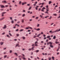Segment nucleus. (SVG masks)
<instances>
[{
    "label": "nucleus",
    "mask_w": 60,
    "mask_h": 60,
    "mask_svg": "<svg viewBox=\"0 0 60 60\" xmlns=\"http://www.w3.org/2000/svg\"><path fill=\"white\" fill-rule=\"evenodd\" d=\"M26 29H33V28L31 27H29L28 26L26 28Z\"/></svg>",
    "instance_id": "obj_1"
},
{
    "label": "nucleus",
    "mask_w": 60,
    "mask_h": 60,
    "mask_svg": "<svg viewBox=\"0 0 60 60\" xmlns=\"http://www.w3.org/2000/svg\"><path fill=\"white\" fill-rule=\"evenodd\" d=\"M49 43H50V46L52 48H53V46L52 45V43L51 42H50Z\"/></svg>",
    "instance_id": "obj_2"
},
{
    "label": "nucleus",
    "mask_w": 60,
    "mask_h": 60,
    "mask_svg": "<svg viewBox=\"0 0 60 60\" xmlns=\"http://www.w3.org/2000/svg\"><path fill=\"white\" fill-rule=\"evenodd\" d=\"M34 30H36L37 31H40V30H41V29H40V28H38L37 29L36 28H34Z\"/></svg>",
    "instance_id": "obj_3"
},
{
    "label": "nucleus",
    "mask_w": 60,
    "mask_h": 60,
    "mask_svg": "<svg viewBox=\"0 0 60 60\" xmlns=\"http://www.w3.org/2000/svg\"><path fill=\"white\" fill-rule=\"evenodd\" d=\"M6 13V12H3L2 13H1L2 14V17H3V16H4V14H5Z\"/></svg>",
    "instance_id": "obj_4"
},
{
    "label": "nucleus",
    "mask_w": 60,
    "mask_h": 60,
    "mask_svg": "<svg viewBox=\"0 0 60 60\" xmlns=\"http://www.w3.org/2000/svg\"><path fill=\"white\" fill-rule=\"evenodd\" d=\"M34 47H33L32 48V49H28V50H29V51H31V50H34Z\"/></svg>",
    "instance_id": "obj_5"
},
{
    "label": "nucleus",
    "mask_w": 60,
    "mask_h": 60,
    "mask_svg": "<svg viewBox=\"0 0 60 60\" xmlns=\"http://www.w3.org/2000/svg\"><path fill=\"white\" fill-rule=\"evenodd\" d=\"M6 28H7V26H6V25H4V27H3L2 28H3V29H6Z\"/></svg>",
    "instance_id": "obj_6"
},
{
    "label": "nucleus",
    "mask_w": 60,
    "mask_h": 60,
    "mask_svg": "<svg viewBox=\"0 0 60 60\" xmlns=\"http://www.w3.org/2000/svg\"><path fill=\"white\" fill-rule=\"evenodd\" d=\"M19 58V60H21V58H22V56H18Z\"/></svg>",
    "instance_id": "obj_7"
},
{
    "label": "nucleus",
    "mask_w": 60,
    "mask_h": 60,
    "mask_svg": "<svg viewBox=\"0 0 60 60\" xmlns=\"http://www.w3.org/2000/svg\"><path fill=\"white\" fill-rule=\"evenodd\" d=\"M27 4V2H25V3L23 2L22 3V5H24V4Z\"/></svg>",
    "instance_id": "obj_8"
},
{
    "label": "nucleus",
    "mask_w": 60,
    "mask_h": 60,
    "mask_svg": "<svg viewBox=\"0 0 60 60\" xmlns=\"http://www.w3.org/2000/svg\"><path fill=\"white\" fill-rule=\"evenodd\" d=\"M48 7H49V6H46V10H49V8H48Z\"/></svg>",
    "instance_id": "obj_9"
},
{
    "label": "nucleus",
    "mask_w": 60,
    "mask_h": 60,
    "mask_svg": "<svg viewBox=\"0 0 60 60\" xmlns=\"http://www.w3.org/2000/svg\"><path fill=\"white\" fill-rule=\"evenodd\" d=\"M48 11H49V10H46V11L45 12V13L48 14Z\"/></svg>",
    "instance_id": "obj_10"
},
{
    "label": "nucleus",
    "mask_w": 60,
    "mask_h": 60,
    "mask_svg": "<svg viewBox=\"0 0 60 60\" xmlns=\"http://www.w3.org/2000/svg\"><path fill=\"white\" fill-rule=\"evenodd\" d=\"M18 46L19 47V44H17L16 45V47H18Z\"/></svg>",
    "instance_id": "obj_11"
},
{
    "label": "nucleus",
    "mask_w": 60,
    "mask_h": 60,
    "mask_svg": "<svg viewBox=\"0 0 60 60\" xmlns=\"http://www.w3.org/2000/svg\"><path fill=\"white\" fill-rule=\"evenodd\" d=\"M4 17H3L2 18H1L0 19V21H1V20H3V19H4Z\"/></svg>",
    "instance_id": "obj_12"
},
{
    "label": "nucleus",
    "mask_w": 60,
    "mask_h": 60,
    "mask_svg": "<svg viewBox=\"0 0 60 60\" xmlns=\"http://www.w3.org/2000/svg\"><path fill=\"white\" fill-rule=\"evenodd\" d=\"M37 43V42L36 41L35 43V45L36 46H38V45L36 44Z\"/></svg>",
    "instance_id": "obj_13"
},
{
    "label": "nucleus",
    "mask_w": 60,
    "mask_h": 60,
    "mask_svg": "<svg viewBox=\"0 0 60 60\" xmlns=\"http://www.w3.org/2000/svg\"><path fill=\"white\" fill-rule=\"evenodd\" d=\"M40 24H37V27H39V26H40Z\"/></svg>",
    "instance_id": "obj_14"
},
{
    "label": "nucleus",
    "mask_w": 60,
    "mask_h": 60,
    "mask_svg": "<svg viewBox=\"0 0 60 60\" xmlns=\"http://www.w3.org/2000/svg\"><path fill=\"white\" fill-rule=\"evenodd\" d=\"M38 7H39V6H37L36 7H35V8H35V9L36 10H38Z\"/></svg>",
    "instance_id": "obj_15"
},
{
    "label": "nucleus",
    "mask_w": 60,
    "mask_h": 60,
    "mask_svg": "<svg viewBox=\"0 0 60 60\" xmlns=\"http://www.w3.org/2000/svg\"><path fill=\"white\" fill-rule=\"evenodd\" d=\"M24 31V30L23 29H22L20 30V32H22V31Z\"/></svg>",
    "instance_id": "obj_16"
},
{
    "label": "nucleus",
    "mask_w": 60,
    "mask_h": 60,
    "mask_svg": "<svg viewBox=\"0 0 60 60\" xmlns=\"http://www.w3.org/2000/svg\"><path fill=\"white\" fill-rule=\"evenodd\" d=\"M50 37V36H47V38H49Z\"/></svg>",
    "instance_id": "obj_17"
},
{
    "label": "nucleus",
    "mask_w": 60,
    "mask_h": 60,
    "mask_svg": "<svg viewBox=\"0 0 60 60\" xmlns=\"http://www.w3.org/2000/svg\"><path fill=\"white\" fill-rule=\"evenodd\" d=\"M35 52H36V53H38V52H39V50H37L35 51Z\"/></svg>",
    "instance_id": "obj_18"
},
{
    "label": "nucleus",
    "mask_w": 60,
    "mask_h": 60,
    "mask_svg": "<svg viewBox=\"0 0 60 60\" xmlns=\"http://www.w3.org/2000/svg\"><path fill=\"white\" fill-rule=\"evenodd\" d=\"M21 22L22 23H24V20H21Z\"/></svg>",
    "instance_id": "obj_19"
},
{
    "label": "nucleus",
    "mask_w": 60,
    "mask_h": 60,
    "mask_svg": "<svg viewBox=\"0 0 60 60\" xmlns=\"http://www.w3.org/2000/svg\"><path fill=\"white\" fill-rule=\"evenodd\" d=\"M4 43L3 42H1L0 44H1V45H3V44Z\"/></svg>",
    "instance_id": "obj_20"
},
{
    "label": "nucleus",
    "mask_w": 60,
    "mask_h": 60,
    "mask_svg": "<svg viewBox=\"0 0 60 60\" xmlns=\"http://www.w3.org/2000/svg\"><path fill=\"white\" fill-rule=\"evenodd\" d=\"M1 8H4V6L3 5H1Z\"/></svg>",
    "instance_id": "obj_21"
},
{
    "label": "nucleus",
    "mask_w": 60,
    "mask_h": 60,
    "mask_svg": "<svg viewBox=\"0 0 60 60\" xmlns=\"http://www.w3.org/2000/svg\"><path fill=\"white\" fill-rule=\"evenodd\" d=\"M22 38L23 39V40H25V39H26V38H25V37H22Z\"/></svg>",
    "instance_id": "obj_22"
},
{
    "label": "nucleus",
    "mask_w": 60,
    "mask_h": 60,
    "mask_svg": "<svg viewBox=\"0 0 60 60\" xmlns=\"http://www.w3.org/2000/svg\"><path fill=\"white\" fill-rule=\"evenodd\" d=\"M41 35V34H39L37 36H36L37 37H39V36Z\"/></svg>",
    "instance_id": "obj_23"
},
{
    "label": "nucleus",
    "mask_w": 60,
    "mask_h": 60,
    "mask_svg": "<svg viewBox=\"0 0 60 60\" xmlns=\"http://www.w3.org/2000/svg\"><path fill=\"white\" fill-rule=\"evenodd\" d=\"M56 44H57V43H59V42L56 41L55 42Z\"/></svg>",
    "instance_id": "obj_24"
},
{
    "label": "nucleus",
    "mask_w": 60,
    "mask_h": 60,
    "mask_svg": "<svg viewBox=\"0 0 60 60\" xmlns=\"http://www.w3.org/2000/svg\"><path fill=\"white\" fill-rule=\"evenodd\" d=\"M2 3H6V1H2Z\"/></svg>",
    "instance_id": "obj_25"
},
{
    "label": "nucleus",
    "mask_w": 60,
    "mask_h": 60,
    "mask_svg": "<svg viewBox=\"0 0 60 60\" xmlns=\"http://www.w3.org/2000/svg\"><path fill=\"white\" fill-rule=\"evenodd\" d=\"M38 18H39V17H36L35 18V19H38Z\"/></svg>",
    "instance_id": "obj_26"
},
{
    "label": "nucleus",
    "mask_w": 60,
    "mask_h": 60,
    "mask_svg": "<svg viewBox=\"0 0 60 60\" xmlns=\"http://www.w3.org/2000/svg\"><path fill=\"white\" fill-rule=\"evenodd\" d=\"M7 36L8 37V38H10L11 37H10V36H9L8 35H7Z\"/></svg>",
    "instance_id": "obj_27"
},
{
    "label": "nucleus",
    "mask_w": 60,
    "mask_h": 60,
    "mask_svg": "<svg viewBox=\"0 0 60 60\" xmlns=\"http://www.w3.org/2000/svg\"><path fill=\"white\" fill-rule=\"evenodd\" d=\"M15 54L16 56H18V54H17L16 53H15Z\"/></svg>",
    "instance_id": "obj_28"
},
{
    "label": "nucleus",
    "mask_w": 60,
    "mask_h": 60,
    "mask_svg": "<svg viewBox=\"0 0 60 60\" xmlns=\"http://www.w3.org/2000/svg\"><path fill=\"white\" fill-rule=\"evenodd\" d=\"M22 11L23 12H26V10H23Z\"/></svg>",
    "instance_id": "obj_29"
},
{
    "label": "nucleus",
    "mask_w": 60,
    "mask_h": 60,
    "mask_svg": "<svg viewBox=\"0 0 60 60\" xmlns=\"http://www.w3.org/2000/svg\"><path fill=\"white\" fill-rule=\"evenodd\" d=\"M22 17H24L25 16V14H23L22 15Z\"/></svg>",
    "instance_id": "obj_30"
},
{
    "label": "nucleus",
    "mask_w": 60,
    "mask_h": 60,
    "mask_svg": "<svg viewBox=\"0 0 60 60\" xmlns=\"http://www.w3.org/2000/svg\"><path fill=\"white\" fill-rule=\"evenodd\" d=\"M52 58L53 60H54V57H52Z\"/></svg>",
    "instance_id": "obj_31"
},
{
    "label": "nucleus",
    "mask_w": 60,
    "mask_h": 60,
    "mask_svg": "<svg viewBox=\"0 0 60 60\" xmlns=\"http://www.w3.org/2000/svg\"><path fill=\"white\" fill-rule=\"evenodd\" d=\"M32 8L31 7H30V8H29L28 10H31V8Z\"/></svg>",
    "instance_id": "obj_32"
},
{
    "label": "nucleus",
    "mask_w": 60,
    "mask_h": 60,
    "mask_svg": "<svg viewBox=\"0 0 60 60\" xmlns=\"http://www.w3.org/2000/svg\"><path fill=\"white\" fill-rule=\"evenodd\" d=\"M8 6H9L7 5H6L5 6V7H8Z\"/></svg>",
    "instance_id": "obj_33"
},
{
    "label": "nucleus",
    "mask_w": 60,
    "mask_h": 60,
    "mask_svg": "<svg viewBox=\"0 0 60 60\" xmlns=\"http://www.w3.org/2000/svg\"><path fill=\"white\" fill-rule=\"evenodd\" d=\"M19 4H21V2L20 1L19 3Z\"/></svg>",
    "instance_id": "obj_34"
},
{
    "label": "nucleus",
    "mask_w": 60,
    "mask_h": 60,
    "mask_svg": "<svg viewBox=\"0 0 60 60\" xmlns=\"http://www.w3.org/2000/svg\"><path fill=\"white\" fill-rule=\"evenodd\" d=\"M55 38H56V36H54L53 38V39H55Z\"/></svg>",
    "instance_id": "obj_35"
},
{
    "label": "nucleus",
    "mask_w": 60,
    "mask_h": 60,
    "mask_svg": "<svg viewBox=\"0 0 60 60\" xmlns=\"http://www.w3.org/2000/svg\"><path fill=\"white\" fill-rule=\"evenodd\" d=\"M51 3V2L50 1L49 2V4H50Z\"/></svg>",
    "instance_id": "obj_36"
},
{
    "label": "nucleus",
    "mask_w": 60,
    "mask_h": 60,
    "mask_svg": "<svg viewBox=\"0 0 60 60\" xmlns=\"http://www.w3.org/2000/svg\"><path fill=\"white\" fill-rule=\"evenodd\" d=\"M42 10H44V9H45V8H44V7L42 9Z\"/></svg>",
    "instance_id": "obj_37"
},
{
    "label": "nucleus",
    "mask_w": 60,
    "mask_h": 60,
    "mask_svg": "<svg viewBox=\"0 0 60 60\" xmlns=\"http://www.w3.org/2000/svg\"><path fill=\"white\" fill-rule=\"evenodd\" d=\"M9 34H10V36H12V35H11V34L10 33H9Z\"/></svg>",
    "instance_id": "obj_38"
},
{
    "label": "nucleus",
    "mask_w": 60,
    "mask_h": 60,
    "mask_svg": "<svg viewBox=\"0 0 60 60\" xmlns=\"http://www.w3.org/2000/svg\"><path fill=\"white\" fill-rule=\"evenodd\" d=\"M18 31H19V29H17L15 30V31L16 32H18Z\"/></svg>",
    "instance_id": "obj_39"
},
{
    "label": "nucleus",
    "mask_w": 60,
    "mask_h": 60,
    "mask_svg": "<svg viewBox=\"0 0 60 60\" xmlns=\"http://www.w3.org/2000/svg\"><path fill=\"white\" fill-rule=\"evenodd\" d=\"M47 53H45L44 54V55H45V56H47Z\"/></svg>",
    "instance_id": "obj_40"
},
{
    "label": "nucleus",
    "mask_w": 60,
    "mask_h": 60,
    "mask_svg": "<svg viewBox=\"0 0 60 60\" xmlns=\"http://www.w3.org/2000/svg\"><path fill=\"white\" fill-rule=\"evenodd\" d=\"M23 60H26V58H24V57H23Z\"/></svg>",
    "instance_id": "obj_41"
},
{
    "label": "nucleus",
    "mask_w": 60,
    "mask_h": 60,
    "mask_svg": "<svg viewBox=\"0 0 60 60\" xmlns=\"http://www.w3.org/2000/svg\"><path fill=\"white\" fill-rule=\"evenodd\" d=\"M40 17H41V18H42V17H43V16H42V15H40Z\"/></svg>",
    "instance_id": "obj_42"
},
{
    "label": "nucleus",
    "mask_w": 60,
    "mask_h": 60,
    "mask_svg": "<svg viewBox=\"0 0 60 60\" xmlns=\"http://www.w3.org/2000/svg\"><path fill=\"white\" fill-rule=\"evenodd\" d=\"M20 23V22L19 21H18L17 22V23Z\"/></svg>",
    "instance_id": "obj_43"
},
{
    "label": "nucleus",
    "mask_w": 60,
    "mask_h": 60,
    "mask_svg": "<svg viewBox=\"0 0 60 60\" xmlns=\"http://www.w3.org/2000/svg\"><path fill=\"white\" fill-rule=\"evenodd\" d=\"M32 18H35V16H32Z\"/></svg>",
    "instance_id": "obj_44"
},
{
    "label": "nucleus",
    "mask_w": 60,
    "mask_h": 60,
    "mask_svg": "<svg viewBox=\"0 0 60 60\" xmlns=\"http://www.w3.org/2000/svg\"><path fill=\"white\" fill-rule=\"evenodd\" d=\"M28 32H29L30 31H31V30H28Z\"/></svg>",
    "instance_id": "obj_45"
},
{
    "label": "nucleus",
    "mask_w": 60,
    "mask_h": 60,
    "mask_svg": "<svg viewBox=\"0 0 60 60\" xmlns=\"http://www.w3.org/2000/svg\"><path fill=\"white\" fill-rule=\"evenodd\" d=\"M44 4V3H41V4L42 5H43Z\"/></svg>",
    "instance_id": "obj_46"
},
{
    "label": "nucleus",
    "mask_w": 60,
    "mask_h": 60,
    "mask_svg": "<svg viewBox=\"0 0 60 60\" xmlns=\"http://www.w3.org/2000/svg\"><path fill=\"white\" fill-rule=\"evenodd\" d=\"M26 36H28V34H26Z\"/></svg>",
    "instance_id": "obj_47"
},
{
    "label": "nucleus",
    "mask_w": 60,
    "mask_h": 60,
    "mask_svg": "<svg viewBox=\"0 0 60 60\" xmlns=\"http://www.w3.org/2000/svg\"><path fill=\"white\" fill-rule=\"evenodd\" d=\"M53 24H54V23H52L51 24V26H52V25H53Z\"/></svg>",
    "instance_id": "obj_48"
},
{
    "label": "nucleus",
    "mask_w": 60,
    "mask_h": 60,
    "mask_svg": "<svg viewBox=\"0 0 60 60\" xmlns=\"http://www.w3.org/2000/svg\"><path fill=\"white\" fill-rule=\"evenodd\" d=\"M10 19H11V20H12V17H10Z\"/></svg>",
    "instance_id": "obj_49"
},
{
    "label": "nucleus",
    "mask_w": 60,
    "mask_h": 60,
    "mask_svg": "<svg viewBox=\"0 0 60 60\" xmlns=\"http://www.w3.org/2000/svg\"><path fill=\"white\" fill-rule=\"evenodd\" d=\"M50 42H49L48 43H47V45H49V44H50V43H49Z\"/></svg>",
    "instance_id": "obj_50"
},
{
    "label": "nucleus",
    "mask_w": 60,
    "mask_h": 60,
    "mask_svg": "<svg viewBox=\"0 0 60 60\" xmlns=\"http://www.w3.org/2000/svg\"><path fill=\"white\" fill-rule=\"evenodd\" d=\"M29 21H32V19H30L29 20Z\"/></svg>",
    "instance_id": "obj_51"
},
{
    "label": "nucleus",
    "mask_w": 60,
    "mask_h": 60,
    "mask_svg": "<svg viewBox=\"0 0 60 60\" xmlns=\"http://www.w3.org/2000/svg\"><path fill=\"white\" fill-rule=\"evenodd\" d=\"M27 6H30V4H27Z\"/></svg>",
    "instance_id": "obj_52"
},
{
    "label": "nucleus",
    "mask_w": 60,
    "mask_h": 60,
    "mask_svg": "<svg viewBox=\"0 0 60 60\" xmlns=\"http://www.w3.org/2000/svg\"><path fill=\"white\" fill-rule=\"evenodd\" d=\"M7 56H6V55H5V56H4V58H5V57H6Z\"/></svg>",
    "instance_id": "obj_53"
},
{
    "label": "nucleus",
    "mask_w": 60,
    "mask_h": 60,
    "mask_svg": "<svg viewBox=\"0 0 60 60\" xmlns=\"http://www.w3.org/2000/svg\"><path fill=\"white\" fill-rule=\"evenodd\" d=\"M37 2H35V4H37Z\"/></svg>",
    "instance_id": "obj_54"
},
{
    "label": "nucleus",
    "mask_w": 60,
    "mask_h": 60,
    "mask_svg": "<svg viewBox=\"0 0 60 60\" xmlns=\"http://www.w3.org/2000/svg\"><path fill=\"white\" fill-rule=\"evenodd\" d=\"M23 51H25V49H23L22 50Z\"/></svg>",
    "instance_id": "obj_55"
},
{
    "label": "nucleus",
    "mask_w": 60,
    "mask_h": 60,
    "mask_svg": "<svg viewBox=\"0 0 60 60\" xmlns=\"http://www.w3.org/2000/svg\"><path fill=\"white\" fill-rule=\"evenodd\" d=\"M22 56H24V55L23 54H22Z\"/></svg>",
    "instance_id": "obj_56"
},
{
    "label": "nucleus",
    "mask_w": 60,
    "mask_h": 60,
    "mask_svg": "<svg viewBox=\"0 0 60 60\" xmlns=\"http://www.w3.org/2000/svg\"><path fill=\"white\" fill-rule=\"evenodd\" d=\"M59 54V52H57V55H58Z\"/></svg>",
    "instance_id": "obj_57"
},
{
    "label": "nucleus",
    "mask_w": 60,
    "mask_h": 60,
    "mask_svg": "<svg viewBox=\"0 0 60 60\" xmlns=\"http://www.w3.org/2000/svg\"><path fill=\"white\" fill-rule=\"evenodd\" d=\"M53 15H54V16H56V14H54Z\"/></svg>",
    "instance_id": "obj_58"
},
{
    "label": "nucleus",
    "mask_w": 60,
    "mask_h": 60,
    "mask_svg": "<svg viewBox=\"0 0 60 60\" xmlns=\"http://www.w3.org/2000/svg\"><path fill=\"white\" fill-rule=\"evenodd\" d=\"M19 34H17V36H19Z\"/></svg>",
    "instance_id": "obj_59"
},
{
    "label": "nucleus",
    "mask_w": 60,
    "mask_h": 60,
    "mask_svg": "<svg viewBox=\"0 0 60 60\" xmlns=\"http://www.w3.org/2000/svg\"><path fill=\"white\" fill-rule=\"evenodd\" d=\"M10 53H11V52H12V51L10 50Z\"/></svg>",
    "instance_id": "obj_60"
},
{
    "label": "nucleus",
    "mask_w": 60,
    "mask_h": 60,
    "mask_svg": "<svg viewBox=\"0 0 60 60\" xmlns=\"http://www.w3.org/2000/svg\"><path fill=\"white\" fill-rule=\"evenodd\" d=\"M28 60H31V59L30 58H28Z\"/></svg>",
    "instance_id": "obj_61"
},
{
    "label": "nucleus",
    "mask_w": 60,
    "mask_h": 60,
    "mask_svg": "<svg viewBox=\"0 0 60 60\" xmlns=\"http://www.w3.org/2000/svg\"><path fill=\"white\" fill-rule=\"evenodd\" d=\"M27 13H30V11H29L27 12Z\"/></svg>",
    "instance_id": "obj_62"
},
{
    "label": "nucleus",
    "mask_w": 60,
    "mask_h": 60,
    "mask_svg": "<svg viewBox=\"0 0 60 60\" xmlns=\"http://www.w3.org/2000/svg\"><path fill=\"white\" fill-rule=\"evenodd\" d=\"M11 22L12 23H13V21H12Z\"/></svg>",
    "instance_id": "obj_63"
},
{
    "label": "nucleus",
    "mask_w": 60,
    "mask_h": 60,
    "mask_svg": "<svg viewBox=\"0 0 60 60\" xmlns=\"http://www.w3.org/2000/svg\"><path fill=\"white\" fill-rule=\"evenodd\" d=\"M60 18V16H59L57 18L58 19H59Z\"/></svg>",
    "instance_id": "obj_64"
}]
</instances>
